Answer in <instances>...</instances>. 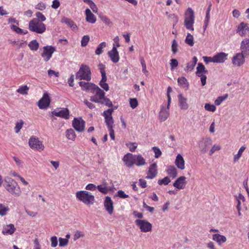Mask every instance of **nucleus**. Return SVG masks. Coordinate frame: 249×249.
<instances>
[{
	"label": "nucleus",
	"mask_w": 249,
	"mask_h": 249,
	"mask_svg": "<svg viewBox=\"0 0 249 249\" xmlns=\"http://www.w3.org/2000/svg\"><path fill=\"white\" fill-rule=\"evenodd\" d=\"M53 115L67 120L70 118V111L67 108H60L55 109L52 112Z\"/></svg>",
	"instance_id": "nucleus-14"
},
{
	"label": "nucleus",
	"mask_w": 249,
	"mask_h": 249,
	"mask_svg": "<svg viewBox=\"0 0 249 249\" xmlns=\"http://www.w3.org/2000/svg\"><path fill=\"white\" fill-rule=\"evenodd\" d=\"M29 89V88L27 86L25 85L19 87V88L17 90V92L22 95H26L28 94Z\"/></svg>",
	"instance_id": "nucleus-43"
},
{
	"label": "nucleus",
	"mask_w": 249,
	"mask_h": 249,
	"mask_svg": "<svg viewBox=\"0 0 249 249\" xmlns=\"http://www.w3.org/2000/svg\"><path fill=\"white\" fill-rule=\"evenodd\" d=\"M86 20L90 23L94 24L96 21V18L95 15L91 12L90 9L87 8L85 10Z\"/></svg>",
	"instance_id": "nucleus-27"
},
{
	"label": "nucleus",
	"mask_w": 249,
	"mask_h": 249,
	"mask_svg": "<svg viewBox=\"0 0 249 249\" xmlns=\"http://www.w3.org/2000/svg\"><path fill=\"white\" fill-rule=\"evenodd\" d=\"M152 150H153V151L155 153V157L156 158H159L160 157L162 153H161V150H160V149L159 147L154 146V147H152Z\"/></svg>",
	"instance_id": "nucleus-60"
},
{
	"label": "nucleus",
	"mask_w": 249,
	"mask_h": 249,
	"mask_svg": "<svg viewBox=\"0 0 249 249\" xmlns=\"http://www.w3.org/2000/svg\"><path fill=\"white\" fill-rule=\"evenodd\" d=\"M3 186L9 193L14 196H18L21 193L18 184L12 178H6L4 181Z\"/></svg>",
	"instance_id": "nucleus-2"
},
{
	"label": "nucleus",
	"mask_w": 249,
	"mask_h": 249,
	"mask_svg": "<svg viewBox=\"0 0 249 249\" xmlns=\"http://www.w3.org/2000/svg\"><path fill=\"white\" fill-rule=\"evenodd\" d=\"M178 105L180 109L187 110L188 108V105L187 103V99L180 94L178 95Z\"/></svg>",
	"instance_id": "nucleus-28"
},
{
	"label": "nucleus",
	"mask_w": 249,
	"mask_h": 249,
	"mask_svg": "<svg viewBox=\"0 0 249 249\" xmlns=\"http://www.w3.org/2000/svg\"><path fill=\"white\" fill-rule=\"evenodd\" d=\"M245 55L241 53H236L232 58V64L236 67L242 66L245 62Z\"/></svg>",
	"instance_id": "nucleus-13"
},
{
	"label": "nucleus",
	"mask_w": 249,
	"mask_h": 249,
	"mask_svg": "<svg viewBox=\"0 0 249 249\" xmlns=\"http://www.w3.org/2000/svg\"><path fill=\"white\" fill-rule=\"evenodd\" d=\"M76 78L79 80H85L88 81L91 79V71L88 65L82 64L79 71L76 74Z\"/></svg>",
	"instance_id": "nucleus-6"
},
{
	"label": "nucleus",
	"mask_w": 249,
	"mask_h": 249,
	"mask_svg": "<svg viewBox=\"0 0 249 249\" xmlns=\"http://www.w3.org/2000/svg\"><path fill=\"white\" fill-rule=\"evenodd\" d=\"M85 236V233L84 231H75L73 234V241H75L80 238L84 237Z\"/></svg>",
	"instance_id": "nucleus-46"
},
{
	"label": "nucleus",
	"mask_w": 249,
	"mask_h": 249,
	"mask_svg": "<svg viewBox=\"0 0 249 249\" xmlns=\"http://www.w3.org/2000/svg\"><path fill=\"white\" fill-rule=\"evenodd\" d=\"M135 223L142 232H148L152 231V224L145 219H136Z\"/></svg>",
	"instance_id": "nucleus-8"
},
{
	"label": "nucleus",
	"mask_w": 249,
	"mask_h": 249,
	"mask_svg": "<svg viewBox=\"0 0 249 249\" xmlns=\"http://www.w3.org/2000/svg\"><path fill=\"white\" fill-rule=\"evenodd\" d=\"M204 108L205 110L213 112H214L216 110V107L214 105L209 103L205 104Z\"/></svg>",
	"instance_id": "nucleus-53"
},
{
	"label": "nucleus",
	"mask_w": 249,
	"mask_h": 249,
	"mask_svg": "<svg viewBox=\"0 0 249 249\" xmlns=\"http://www.w3.org/2000/svg\"><path fill=\"white\" fill-rule=\"evenodd\" d=\"M186 178L184 176L178 178L173 183V186L178 190L184 189L187 183Z\"/></svg>",
	"instance_id": "nucleus-20"
},
{
	"label": "nucleus",
	"mask_w": 249,
	"mask_h": 249,
	"mask_svg": "<svg viewBox=\"0 0 249 249\" xmlns=\"http://www.w3.org/2000/svg\"><path fill=\"white\" fill-rule=\"evenodd\" d=\"M140 61H141V64L142 65V72L145 74L147 73L148 71L146 70V65L144 58L142 57L140 59Z\"/></svg>",
	"instance_id": "nucleus-61"
},
{
	"label": "nucleus",
	"mask_w": 249,
	"mask_h": 249,
	"mask_svg": "<svg viewBox=\"0 0 249 249\" xmlns=\"http://www.w3.org/2000/svg\"><path fill=\"white\" fill-rule=\"evenodd\" d=\"M221 146L218 144H214L209 152V155L212 156L215 151H219L221 149Z\"/></svg>",
	"instance_id": "nucleus-56"
},
{
	"label": "nucleus",
	"mask_w": 249,
	"mask_h": 249,
	"mask_svg": "<svg viewBox=\"0 0 249 249\" xmlns=\"http://www.w3.org/2000/svg\"><path fill=\"white\" fill-rule=\"evenodd\" d=\"M228 54L223 52L218 53L213 55L214 63H222L227 59Z\"/></svg>",
	"instance_id": "nucleus-24"
},
{
	"label": "nucleus",
	"mask_w": 249,
	"mask_h": 249,
	"mask_svg": "<svg viewBox=\"0 0 249 249\" xmlns=\"http://www.w3.org/2000/svg\"><path fill=\"white\" fill-rule=\"evenodd\" d=\"M36 17H37L36 18L38 19L40 21L43 22V21H44L46 20L45 17L42 14V13L38 12L36 14Z\"/></svg>",
	"instance_id": "nucleus-64"
},
{
	"label": "nucleus",
	"mask_w": 249,
	"mask_h": 249,
	"mask_svg": "<svg viewBox=\"0 0 249 249\" xmlns=\"http://www.w3.org/2000/svg\"><path fill=\"white\" fill-rule=\"evenodd\" d=\"M134 155L131 153H127L124 156L123 160L127 167L130 168L134 165Z\"/></svg>",
	"instance_id": "nucleus-21"
},
{
	"label": "nucleus",
	"mask_w": 249,
	"mask_h": 249,
	"mask_svg": "<svg viewBox=\"0 0 249 249\" xmlns=\"http://www.w3.org/2000/svg\"><path fill=\"white\" fill-rule=\"evenodd\" d=\"M102 21L106 25L111 26L112 25V22L110 19L106 16H102L100 17Z\"/></svg>",
	"instance_id": "nucleus-49"
},
{
	"label": "nucleus",
	"mask_w": 249,
	"mask_h": 249,
	"mask_svg": "<svg viewBox=\"0 0 249 249\" xmlns=\"http://www.w3.org/2000/svg\"><path fill=\"white\" fill-rule=\"evenodd\" d=\"M240 49L241 53L246 56H249V39L245 38L242 41Z\"/></svg>",
	"instance_id": "nucleus-22"
},
{
	"label": "nucleus",
	"mask_w": 249,
	"mask_h": 249,
	"mask_svg": "<svg viewBox=\"0 0 249 249\" xmlns=\"http://www.w3.org/2000/svg\"><path fill=\"white\" fill-rule=\"evenodd\" d=\"M106 210L109 214H112L114 211L113 202L110 197L107 196L105 197L104 203Z\"/></svg>",
	"instance_id": "nucleus-18"
},
{
	"label": "nucleus",
	"mask_w": 249,
	"mask_h": 249,
	"mask_svg": "<svg viewBox=\"0 0 249 249\" xmlns=\"http://www.w3.org/2000/svg\"><path fill=\"white\" fill-rule=\"evenodd\" d=\"M91 92L94 94V95L90 97V100L91 101L105 105L108 107H112L113 106L112 102L105 96V92L97 86H95Z\"/></svg>",
	"instance_id": "nucleus-1"
},
{
	"label": "nucleus",
	"mask_w": 249,
	"mask_h": 249,
	"mask_svg": "<svg viewBox=\"0 0 249 249\" xmlns=\"http://www.w3.org/2000/svg\"><path fill=\"white\" fill-rule=\"evenodd\" d=\"M197 57L196 56H194L192 59V61L188 62L187 64V66L185 69V71L187 72L192 71L194 70V69L197 63Z\"/></svg>",
	"instance_id": "nucleus-33"
},
{
	"label": "nucleus",
	"mask_w": 249,
	"mask_h": 249,
	"mask_svg": "<svg viewBox=\"0 0 249 249\" xmlns=\"http://www.w3.org/2000/svg\"><path fill=\"white\" fill-rule=\"evenodd\" d=\"M228 97V94H226L224 96H219L215 101L214 104L216 106L220 105L221 103L226 100Z\"/></svg>",
	"instance_id": "nucleus-55"
},
{
	"label": "nucleus",
	"mask_w": 249,
	"mask_h": 249,
	"mask_svg": "<svg viewBox=\"0 0 249 249\" xmlns=\"http://www.w3.org/2000/svg\"><path fill=\"white\" fill-rule=\"evenodd\" d=\"M171 50L173 54H176L178 51V44L175 39L172 41Z\"/></svg>",
	"instance_id": "nucleus-52"
},
{
	"label": "nucleus",
	"mask_w": 249,
	"mask_h": 249,
	"mask_svg": "<svg viewBox=\"0 0 249 249\" xmlns=\"http://www.w3.org/2000/svg\"><path fill=\"white\" fill-rule=\"evenodd\" d=\"M79 86L82 88V90L86 91H90L93 89L96 85L89 82H86L84 81H81L79 82Z\"/></svg>",
	"instance_id": "nucleus-30"
},
{
	"label": "nucleus",
	"mask_w": 249,
	"mask_h": 249,
	"mask_svg": "<svg viewBox=\"0 0 249 249\" xmlns=\"http://www.w3.org/2000/svg\"><path fill=\"white\" fill-rule=\"evenodd\" d=\"M106 46L107 44L105 42H102L100 43L95 51V54L98 55L101 54L103 52V49L106 47Z\"/></svg>",
	"instance_id": "nucleus-40"
},
{
	"label": "nucleus",
	"mask_w": 249,
	"mask_h": 249,
	"mask_svg": "<svg viewBox=\"0 0 249 249\" xmlns=\"http://www.w3.org/2000/svg\"><path fill=\"white\" fill-rule=\"evenodd\" d=\"M29 145L32 149L39 151L43 150L44 148L42 142L39 141V139L36 136H32L29 139Z\"/></svg>",
	"instance_id": "nucleus-9"
},
{
	"label": "nucleus",
	"mask_w": 249,
	"mask_h": 249,
	"mask_svg": "<svg viewBox=\"0 0 249 249\" xmlns=\"http://www.w3.org/2000/svg\"><path fill=\"white\" fill-rule=\"evenodd\" d=\"M9 211L10 209L7 206L0 203V215L1 216L6 215Z\"/></svg>",
	"instance_id": "nucleus-39"
},
{
	"label": "nucleus",
	"mask_w": 249,
	"mask_h": 249,
	"mask_svg": "<svg viewBox=\"0 0 249 249\" xmlns=\"http://www.w3.org/2000/svg\"><path fill=\"white\" fill-rule=\"evenodd\" d=\"M66 136L69 140L74 141L76 138V134L74 130L71 128L66 131Z\"/></svg>",
	"instance_id": "nucleus-41"
},
{
	"label": "nucleus",
	"mask_w": 249,
	"mask_h": 249,
	"mask_svg": "<svg viewBox=\"0 0 249 249\" xmlns=\"http://www.w3.org/2000/svg\"><path fill=\"white\" fill-rule=\"evenodd\" d=\"M107 77H106L105 78L102 77V79L99 83L100 86L106 91L109 90V86L107 83Z\"/></svg>",
	"instance_id": "nucleus-44"
},
{
	"label": "nucleus",
	"mask_w": 249,
	"mask_h": 249,
	"mask_svg": "<svg viewBox=\"0 0 249 249\" xmlns=\"http://www.w3.org/2000/svg\"><path fill=\"white\" fill-rule=\"evenodd\" d=\"M212 239L213 241L216 242L219 245H221L227 241V238L224 235L217 233L213 234Z\"/></svg>",
	"instance_id": "nucleus-31"
},
{
	"label": "nucleus",
	"mask_w": 249,
	"mask_h": 249,
	"mask_svg": "<svg viewBox=\"0 0 249 249\" xmlns=\"http://www.w3.org/2000/svg\"><path fill=\"white\" fill-rule=\"evenodd\" d=\"M62 22L65 23L68 26L70 27L72 30H74L77 28L76 25L71 19L68 18H64L62 19Z\"/></svg>",
	"instance_id": "nucleus-38"
},
{
	"label": "nucleus",
	"mask_w": 249,
	"mask_h": 249,
	"mask_svg": "<svg viewBox=\"0 0 249 249\" xmlns=\"http://www.w3.org/2000/svg\"><path fill=\"white\" fill-rule=\"evenodd\" d=\"M98 68L101 73L102 77L105 78L106 77H107L105 71L106 66L103 63H100L98 64Z\"/></svg>",
	"instance_id": "nucleus-47"
},
{
	"label": "nucleus",
	"mask_w": 249,
	"mask_h": 249,
	"mask_svg": "<svg viewBox=\"0 0 249 249\" xmlns=\"http://www.w3.org/2000/svg\"><path fill=\"white\" fill-rule=\"evenodd\" d=\"M56 51L55 47L47 45L42 48L41 56L45 62H48L52 57L53 54Z\"/></svg>",
	"instance_id": "nucleus-7"
},
{
	"label": "nucleus",
	"mask_w": 249,
	"mask_h": 249,
	"mask_svg": "<svg viewBox=\"0 0 249 249\" xmlns=\"http://www.w3.org/2000/svg\"><path fill=\"white\" fill-rule=\"evenodd\" d=\"M97 188L99 192L102 193L104 194H107L109 191L107 187L102 185H98L97 186Z\"/></svg>",
	"instance_id": "nucleus-57"
},
{
	"label": "nucleus",
	"mask_w": 249,
	"mask_h": 249,
	"mask_svg": "<svg viewBox=\"0 0 249 249\" xmlns=\"http://www.w3.org/2000/svg\"><path fill=\"white\" fill-rule=\"evenodd\" d=\"M198 144L200 151L203 153H205L212 145V140L210 138H203L199 141Z\"/></svg>",
	"instance_id": "nucleus-10"
},
{
	"label": "nucleus",
	"mask_w": 249,
	"mask_h": 249,
	"mask_svg": "<svg viewBox=\"0 0 249 249\" xmlns=\"http://www.w3.org/2000/svg\"><path fill=\"white\" fill-rule=\"evenodd\" d=\"M134 165L137 166H142L146 164V160L141 154L134 155Z\"/></svg>",
	"instance_id": "nucleus-26"
},
{
	"label": "nucleus",
	"mask_w": 249,
	"mask_h": 249,
	"mask_svg": "<svg viewBox=\"0 0 249 249\" xmlns=\"http://www.w3.org/2000/svg\"><path fill=\"white\" fill-rule=\"evenodd\" d=\"M11 29L18 34L25 35L28 33L27 30H23L15 25H12L11 26Z\"/></svg>",
	"instance_id": "nucleus-42"
},
{
	"label": "nucleus",
	"mask_w": 249,
	"mask_h": 249,
	"mask_svg": "<svg viewBox=\"0 0 249 249\" xmlns=\"http://www.w3.org/2000/svg\"><path fill=\"white\" fill-rule=\"evenodd\" d=\"M76 198L87 205H91L95 202L94 196L87 191H80L76 193Z\"/></svg>",
	"instance_id": "nucleus-3"
},
{
	"label": "nucleus",
	"mask_w": 249,
	"mask_h": 249,
	"mask_svg": "<svg viewBox=\"0 0 249 249\" xmlns=\"http://www.w3.org/2000/svg\"><path fill=\"white\" fill-rule=\"evenodd\" d=\"M50 98L47 92L44 93L42 97L38 102V106L40 109L46 108L50 104Z\"/></svg>",
	"instance_id": "nucleus-15"
},
{
	"label": "nucleus",
	"mask_w": 249,
	"mask_h": 249,
	"mask_svg": "<svg viewBox=\"0 0 249 249\" xmlns=\"http://www.w3.org/2000/svg\"><path fill=\"white\" fill-rule=\"evenodd\" d=\"M171 182V180L168 177H165L162 179H159L158 183L160 185H167Z\"/></svg>",
	"instance_id": "nucleus-48"
},
{
	"label": "nucleus",
	"mask_w": 249,
	"mask_h": 249,
	"mask_svg": "<svg viewBox=\"0 0 249 249\" xmlns=\"http://www.w3.org/2000/svg\"><path fill=\"white\" fill-rule=\"evenodd\" d=\"M16 229L13 224H10L3 227L2 233L4 235H12L16 231Z\"/></svg>",
	"instance_id": "nucleus-25"
},
{
	"label": "nucleus",
	"mask_w": 249,
	"mask_h": 249,
	"mask_svg": "<svg viewBox=\"0 0 249 249\" xmlns=\"http://www.w3.org/2000/svg\"><path fill=\"white\" fill-rule=\"evenodd\" d=\"M178 85L182 88L187 89L189 88V83L185 77H179L178 79Z\"/></svg>",
	"instance_id": "nucleus-35"
},
{
	"label": "nucleus",
	"mask_w": 249,
	"mask_h": 249,
	"mask_svg": "<svg viewBox=\"0 0 249 249\" xmlns=\"http://www.w3.org/2000/svg\"><path fill=\"white\" fill-rule=\"evenodd\" d=\"M169 108H165L164 107L162 106L159 112V120L160 122H164L168 118L169 115Z\"/></svg>",
	"instance_id": "nucleus-23"
},
{
	"label": "nucleus",
	"mask_w": 249,
	"mask_h": 249,
	"mask_svg": "<svg viewBox=\"0 0 249 249\" xmlns=\"http://www.w3.org/2000/svg\"><path fill=\"white\" fill-rule=\"evenodd\" d=\"M126 145L132 152H135L137 147L136 142H127L126 143Z\"/></svg>",
	"instance_id": "nucleus-50"
},
{
	"label": "nucleus",
	"mask_w": 249,
	"mask_h": 249,
	"mask_svg": "<svg viewBox=\"0 0 249 249\" xmlns=\"http://www.w3.org/2000/svg\"><path fill=\"white\" fill-rule=\"evenodd\" d=\"M39 43L36 39L32 40L28 44V46L30 50L33 51H36L39 48Z\"/></svg>",
	"instance_id": "nucleus-37"
},
{
	"label": "nucleus",
	"mask_w": 249,
	"mask_h": 249,
	"mask_svg": "<svg viewBox=\"0 0 249 249\" xmlns=\"http://www.w3.org/2000/svg\"><path fill=\"white\" fill-rule=\"evenodd\" d=\"M175 163L177 167L180 170H183L185 168V161L180 154H178L176 157Z\"/></svg>",
	"instance_id": "nucleus-29"
},
{
	"label": "nucleus",
	"mask_w": 249,
	"mask_h": 249,
	"mask_svg": "<svg viewBox=\"0 0 249 249\" xmlns=\"http://www.w3.org/2000/svg\"><path fill=\"white\" fill-rule=\"evenodd\" d=\"M23 124L24 122L22 120H19V122H18L16 123V126L15 127V130L17 133H18L20 131V129L22 127Z\"/></svg>",
	"instance_id": "nucleus-54"
},
{
	"label": "nucleus",
	"mask_w": 249,
	"mask_h": 249,
	"mask_svg": "<svg viewBox=\"0 0 249 249\" xmlns=\"http://www.w3.org/2000/svg\"><path fill=\"white\" fill-rule=\"evenodd\" d=\"M146 174V179H153L156 177L158 174V166L156 162L150 165Z\"/></svg>",
	"instance_id": "nucleus-16"
},
{
	"label": "nucleus",
	"mask_w": 249,
	"mask_h": 249,
	"mask_svg": "<svg viewBox=\"0 0 249 249\" xmlns=\"http://www.w3.org/2000/svg\"><path fill=\"white\" fill-rule=\"evenodd\" d=\"M30 31L37 34H42L46 30V25L37 18H33L29 23Z\"/></svg>",
	"instance_id": "nucleus-4"
},
{
	"label": "nucleus",
	"mask_w": 249,
	"mask_h": 249,
	"mask_svg": "<svg viewBox=\"0 0 249 249\" xmlns=\"http://www.w3.org/2000/svg\"><path fill=\"white\" fill-rule=\"evenodd\" d=\"M170 67L171 70L174 69V68H176L178 65V63L177 59H172L170 60Z\"/></svg>",
	"instance_id": "nucleus-63"
},
{
	"label": "nucleus",
	"mask_w": 249,
	"mask_h": 249,
	"mask_svg": "<svg viewBox=\"0 0 249 249\" xmlns=\"http://www.w3.org/2000/svg\"><path fill=\"white\" fill-rule=\"evenodd\" d=\"M195 13L191 8H188L184 13V26L188 30L193 31L194 30V24L195 23Z\"/></svg>",
	"instance_id": "nucleus-5"
},
{
	"label": "nucleus",
	"mask_w": 249,
	"mask_h": 249,
	"mask_svg": "<svg viewBox=\"0 0 249 249\" xmlns=\"http://www.w3.org/2000/svg\"><path fill=\"white\" fill-rule=\"evenodd\" d=\"M107 54L113 63H116L119 62L120 60L119 52L117 51V49L116 48L115 45L112 50L108 52Z\"/></svg>",
	"instance_id": "nucleus-19"
},
{
	"label": "nucleus",
	"mask_w": 249,
	"mask_h": 249,
	"mask_svg": "<svg viewBox=\"0 0 249 249\" xmlns=\"http://www.w3.org/2000/svg\"><path fill=\"white\" fill-rule=\"evenodd\" d=\"M185 43L190 46H193L194 45V37L190 33H188L185 40Z\"/></svg>",
	"instance_id": "nucleus-45"
},
{
	"label": "nucleus",
	"mask_w": 249,
	"mask_h": 249,
	"mask_svg": "<svg viewBox=\"0 0 249 249\" xmlns=\"http://www.w3.org/2000/svg\"><path fill=\"white\" fill-rule=\"evenodd\" d=\"M69 240L68 239H65L61 237L59 238V246L61 247H66L68 245Z\"/></svg>",
	"instance_id": "nucleus-58"
},
{
	"label": "nucleus",
	"mask_w": 249,
	"mask_h": 249,
	"mask_svg": "<svg viewBox=\"0 0 249 249\" xmlns=\"http://www.w3.org/2000/svg\"><path fill=\"white\" fill-rule=\"evenodd\" d=\"M236 33L241 36H244L247 34H249V24L243 22H241L237 28Z\"/></svg>",
	"instance_id": "nucleus-17"
},
{
	"label": "nucleus",
	"mask_w": 249,
	"mask_h": 249,
	"mask_svg": "<svg viewBox=\"0 0 249 249\" xmlns=\"http://www.w3.org/2000/svg\"><path fill=\"white\" fill-rule=\"evenodd\" d=\"M73 127L78 132L84 131L85 127V122L82 118H74L72 124Z\"/></svg>",
	"instance_id": "nucleus-12"
},
{
	"label": "nucleus",
	"mask_w": 249,
	"mask_h": 249,
	"mask_svg": "<svg viewBox=\"0 0 249 249\" xmlns=\"http://www.w3.org/2000/svg\"><path fill=\"white\" fill-rule=\"evenodd\" d=\"M166 172V173L172 178H175L177 176V170L173 165H170L167 166Z\"/></svg>",
	"instance_id": "nucleus-32"
},
{
	"label": "nucleus",
	"mask_w": 249,
	"mask_h": 249,
	"mask_svg": "<svg viewBox=\"0 0 249 249\" xmlns=\"http://www.w3.org/2000/svg\"><path fill=\"white\" fill-rule=\"evenodd\" d=\"M89 36L88 35H85L82 38V39H81V46L82 47H86L89 41Z\"/></svg>",
	"instance_id": "nucleus-51"
},
{
	"label": "nucleus",
	"mask_w": 249,
	"mask_h": 249,
	"mask_svg": "<svg viewBox=\"0 0 249 249\" xmlns=\"http://www.w3.org/2000/svg\"><path fill=\"white\" fill-rule=\"evenodd\" d=\"M114 111V109L109 108L105 110L103 113V115L105 119V123L107 128H112L114 121L112 118V114Z\"/></svg>",
	"instance_id": "nucleus-11"
},
{
	"label": "nucleus",
	"mask_w": 249,
	"mask_h": 249,
	"mask_svg": "<svg viewBox=\"0 0 249 249\" xmlns=\"http://www.w3.org/2000/svg\"><path fill=\"white\" fill-rule=\"evenodd\" d=\"M245 146H242L239 149L238 153L234 156L233 161L234 163L237 162L240 158L242 157L243 153L246 149Z\"/></svg>",
	"instance_id": "nucleus-36"
},
{
	"label": "nucleus",
	"mask_w": 249,
	"mask_h": 249,
	"mask_svg": "<svg viewBox=\"0 0 249 249\" xmlns=\"http://www.w3.org/2000/svg\"><path fill=\"white\" fill-rule=\"evenodd\" d=\"M51 246L53 248L56 247L57 245V238L56 236H52L51 239Z\"/></svg>",
	"instance_id": "nucleus-62"
},
{
	"label": "nucleus",
	"mask_w": 249,
	"mask_h": 249,
	"mask_svg": "<svg viewBox=\"0 0 249 249\" xmlns=\"http://www.w3.org/2000/svg\"><path fill=\"white\" fill-rule=\"evenodd\" d=\"M208 72V71L206 69L204 65L202 63H199L197 64L196 71V75L197 76H201L202 74H207Z\"/></svg>",
	"instance_id": "nucleus-34"
},
{
	"label": "nucleus",
	"mask_w": 249,
	"mask_h": 249,
	"mask_svg": "<svg viewBox=\"0 0 249 249\" xmlns=\"http://www.w3.org/2000/svg\"><path fill=\"white\" fill-rule=\"evenodd\" d=\"M130 106L133 109L135 108L138 106V102L136 98H130L129 99Z\"/></svg>",
	"instance_id": "nucleus-59"
}]
</instances>
